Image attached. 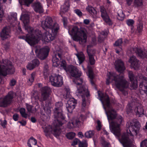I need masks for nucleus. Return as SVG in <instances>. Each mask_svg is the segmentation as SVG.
Returning <instances> with one entry per match:
<instances>
[{
	"instance_id": "nucleus-25",
	"label": "nucleus",
	"mask_w": 147,
	"mask_h": 147,
	"mask_svg": "<svg viewBox=\"0 0 147 147\" xmlns=\"http://www.w3.org/2000/svg\"><path fill=\"white\" fill-rule=\"evenodd\" d=\"M143 0H134L133 6L137 8H141L143 7Z\"/></svg>"
},
{
	"instance_id": "nucleus-61",
	"label": "nucleus",
	"mask_w": 147,
	"mask_h": 147,
	"mask_svg": "<svg viewBox=\"0 0 147 147\" xmlns=\"http://www.w3.org/2000/svg\"><path fill=\"white\" fill-rule=\"evenodd\" d=\"M18 122L20 123L22 125H25L26 124V122L25 121H20Z\"/></svg>"
},
{
	"instance_id": "nucleus-45",
	"label": "nucleus",
	"mask_w": 147,
	"mask_h": 147,
	"mask_svg": "<svg viewBox=\"0 0 147 147\" xmlns=\"http://www.w3.org/2000/svg\"><path fill=\"white\" fill-rule=\"evenodd\" d=\"M35 67L33 64L31 62L28 63L27 66V69L29 70H32L34 69Z\"/></svg>"
},
{
	"instance_id": "nucleus-31",
	"label": "nucleus",
	"mask_w": 147,
	"mask_h": 147,
	"mask_svg": "<svg viewBox=\"0 0 147 147\" xmlns=\"http://www.w3.org/2000/svg\"><path fill=\"white\" fill-rule=\"evenodd\" d=\"M88 72H87V74L88 77L90 78L91 80L90 82L92 84H93V83L91 80L94 78V74L92 72V71L91 68H90L88 66Z\"/></svg>"
},
{
	"instance_id": "nucleus-42",
	"label": "nucleus",
	"mask_w": 147,
	"mask_h": 147,
	"mask_svg": "<svg viewBox=\"0 0 147 147\" xmlns=\"http://www.w3.org/2000/svg\"><path fill=\"white\" fill-rule=\"evenodd\" d=\"M26 106L27 110L28 112L33 113L36 111V109L34 111L32 110V107L31 105L26 104Z\"/></svg>"
},
{
	"instance_id": "nucleus-35",
	"label": "nucleus",
	"mask_w": 147,
	"mask_h": 147,
	"mask_svg": "<svg viewBox=\"0 0 147 147\" xmlns=\"http://www.w3.org/2000/svg\"><path fill=\"white\" fill-rule=\"evenodd\" d=\"M107 34V32H102L98 37V41L99 42H101L103 40L104 38L105 37Z\"/></svg>"
},
{
	"instance_id": "nucleus-43",
	"label": "nucleus",
	"mask_w": 147,
	"mask_h": 147,
	"mask_svg": "<svg viewBox=\"0 0 147 147\" xmlns=\"http://www.w3.org/2000/svg\"><path fill=\"white\" fill-rule=\"evenodd\" d=\"M31 62L35 67L38 66L40 64L38 60L36 59L33 60Z\"/></svg>"
},
{
	"instance_id": "nucleus-46",
	"label": "nucleus",
	"mask_w": 147,
	"mask_h": 147,
	"mask_svg": "<svg viewBox=\"0 0 147 147\" xmlns=\"http://www.w3.org/2000/svg\"><path fill=\"white\" fill-rule=\"evenodd\" d=\"M97 125L96 126V129L98 130H100L102 126L101 122L99 120H98L96 121Z\"/></svg>"
},
{
	"instance_id": "nucleus-44",
	"label": "nucleus",
	"mask_w": 147,
	"mask_h": 147,
	"mask_svg": "<svg viewBox=\"0 0 147 147\" xmlns=\"http://www.w3.org/2000/svg\"><path fill=\"white\" fill-rule=\"evenodd\" d=\"M4 16L3 10L1 7H0V22L2 20V18Z\"/></svg>"
},
{
	"instance_id": "nucleus-29",
	"label": "nucleus",
	"mask_w": 147,
	"mask_h": 147,
	"mask_svg": "<svg viewBox=\"0 0 147 147\" xmlns=\"http://www.w3.org/2000/svg\"><path fill=\"white\" fill-rule=\"evenodd\" d=\"M17 16L16 13H10L8 15L7 20L9 21H15L17 19Z\"/></svg>"
},
{
	"instance_id": "nucleus-14",
	"label": "nucleus",
	"mask_w": 147,
	"mask_h": 147,
	"mask_svg": "<svg viewBox=\"0 0 147 147\" xmlns=\"http://www.w3.org/2000/svg\"><path fill=\"white\" fill-rule=\"evenodd\" d=\"M76 104V101L73 98H70L66 104V107L68 112L69 113L72 112L75 108Z\"/></svg>"
},
{
	"instance_id": "nucleus-30",
	"label": "nucleus",
	"mask_w": 147,
	"mask_h": 147,
	"mask_svg": "<svg viewBox=\"0 0 147 147\" xmlns=\"http://www.w3.org/2000/svg\"><path fill=\"white\" fill-rule=\"evenodd\" d=\"M35 76V73L33 72L29 75L28 78L27 83L29 85H31L34 81V78Z\"/></svg>"
},
{
	"instance_id": "nucleus-15",
	"label": "nucleus",
	"mask_w": 147,
	"mask_h": 147,
	"mask_svg": "<svg viewBox=\"0 0 147 147\" xmlns=\"http://www.w3.org/2000/svg\"><path fill=\"white\" fill-rule=\"evenodd\" d=\"M129 62L131 64V67L135 69H138L139 68L140 66L139 61L137 59L135 56H132L130 57Z\"/></svg>"
},
{
	"instance_id": "nucleus-34",
	"label": "nucleus",
	"mask_w": 147,
	"mask_h": 147,
	"mask_svg": "<svg viewBox=\"0 0 147 147\" xmlns=\"http://www.w3.org/2000/svg\"><path fill=\"white\" fill-rule=\"evenodd\" d=\"M100 143L103 147H109L110 144L105 140L104 138H102L100 140Z\"/></svg>"
},
{
	"instance_id": "nucleus-13",
	"label": "nucleus",
	"mask_w": 147,
	"mask_h": 147,
	"mask_svg": "<svg viewBox=\"0 0 147 147\" xmlns=\"http://www.w3.org/2000/svg\"><path fill=\"white\" fill-rule=\"evenodd\" d=\"M92 45H89L87 46V52L89 57L90 63L91 65L94 64L95 60L94 59L93 56L95 53V51L92 48Z\"/></svg>"
},
{
	"instance_id": "nucleus-11",
	"label": "nucleus",
	"mask_w": 147,
	"mask_h": 147,
	"mask_svg": "<svg viewBox=\"0 0 147 147\" xmlns=\"http://www.w3.org/2000/svg\"><path fill=\"white\" fill-rule=\"evenodd\" d=\"M49 49L48 47H46L41 49L40 50L37 49L35 50L36 53L38 57L40 59H45L48 56Z\"/></svg>"
},
{
	"instance_id": "nucleus-62",
	"label": "nucleus",
	"mask_w": 147,
	"mask_h": 147,
	"mask_svg": "<svg viewBox=\"0 0 147 147\" xmlns=\"http://www.w3.org/2000/svg\"><path fill=\"white\" fill-rule=\"evenodd\" d=\"M18 32H19V34H20L22 33L21 28L20 26H18Z\"/></svg>"
},
{
	"instance_id": "nucleus-58",
	"label": "nucleus",
	"mask_w": 147,
	"mask_h": 147,
	"mask_svg": "<svg viewBox=\"0 0 147 147\" xmlns=\"http://www.w3.org/2000/svg\"><path fill=\"white\" fill-rule=\"evenodd\" d=\"M78 137L81 138H82L83 137V135L82 133L81 132H79L78 134Z\"/></svg>"
},
{
	"instance_id": "nucleus-33",
	"label": "nucleus",
	"mask_w": 147,
	"mask_h": 147,
	"mask_svg": "<svg viewBox=\"0 0 147 147\" xmlns=\"http://www.w3.org/2000/svg\"><path fill=\"white\" fill-rule=\"evenodd\" d=\"M33 0H19V2L21 5H25L27 6L30 4Z\"/></svg>"
},
{
	"instance_id": "nucleus-64",
	"label": "nucleus",
	"mask_w": 147,
	"mask_h": 147,
	"mask_svg": "<svg viewBox=\"0 0 147 147\" xmlns=\"http://www.w3.org/2000/svg\"><path fill=\"white\" fill-rule=\"evenodd\" d=\"M122 51V49L121 48H119V50L116 49V52L119 53L120 51Z\"/></svg>"
},
{
	"instance_id": "nucleus-9",
	"label": "nucleus",
	"mask_w": 147,
	"mask_h": 147,
	"mask_svg": "<svg viewBox=\"0 0 147 147\" xmlns=\"http://www.w3.org/2000/svg\"><path fill=\"white\" fill-rule=\"evenodd\" d=\"M49 80L51 84L55 86H61L63 83V77L59 75L52 74L49 77Z\"/></svg>"
},
{
	"instance_id": "nucleus-50",
	"label": "nucleus",
	"mask_w": 147,
	"mask_h": 147,
	"mask_svg": "<svg viewBox=\"0 0 147 147\" xmlns=\"http://www.w3.org/2000/svg\"><path fill=\"white\" fill-rule=\"evenodd\" d=\"M74 12L79 16H82V13L81 11L79 9H76L74 10Z\"/></svg>"
},
{
	"instance_id": "nucleus-55",
	"label": "nucleus",
	"mask_w": 147,
	"mask_h": 147,
	"mask_svg": "<svg viewBox=\"0 0 147 147\" xmlns=\"http://www.w3.org/2000/svg\"><path fill=\"white\" fill-rule=\"evenodd\" d=\"M90 20L89 19H85L84 20V24L87 25L89 23Z\"/></svg>"
},
{
	"instance_id": "nucleus-63",
	"label": "nucleus",
	"mask_w": 147,
	"mask_h": 147,
	"mask_svg": "<svg viewBox=\"0 0 147 147\" xmlns=\"http://www.w3.org/2000/svg\"><path fill=\"white\" fill-rule=\"evenodd\" d=\"M31 121L33 123H35L36 121V119H35V118L33 117L31 118Z\"/></svg>"
},
{
	"instance_id": "nucleus-40",
	"label": "nucleus",
	"mask_w": 147,
	"mask_h": 147,
	"mask_svg": "<svg viewBox=\"0 0 147 147\" xmlns=\"http://www.w3.org/2000/svg\"><path fill=\"white\" fill-rule=\"evenodd\" d=\"M126 22L129 26L133 27L134 21L132 19H128L126 21Z\"/></svg>"
},
{
	"instance_id": "nucleus-37",
	"label": "nucleus",
	"mask_w": 147,
	"mask_h": 147,
	"mask_svg": "<svg viewBox=\"0 0 147 147\" xmlns=\"http://www.w3.org/2000/svg\"><path fill=\"white\" fill-rule=\"evenodd\" d=\"M66 137L69 139H72L75 136V134L73 132H70L67 134Z\"/></svg>"
},
{
	"instance_id": "nucleus-20",
	"label": "nucleus",
	"mask_w": 147,
	"mask_h": 147,
	"mask_svg": "<svg viewBox=\"0 0 147 147\" xmlns=\"http://www.w3.org/2000/svg\"><path fill=\"white\" fill-rule=\"evenodd\" d=\"M47 110H46V108H44V111L46 113L47 115L43 114L42 113L40 115V118L43 121L49 119L50 117V114L51 113V108L48 106H46Z\"/></svg>"
},
{
	"instance_id": "nucleus-5",
	"label": "nucleus",
	"mask_w": 147,
	"mask_h": 147,
	"mask_svg": "<svg viewBox=\"0 0 147 147\" xmlns=\"http://www.w3.org/2000/svg\"><path fill=\"white\" fill-rule=\"evenodd\" d=\"M128 76L131 82V89H135L138 86V82H140V92L142 94L146 93L147 91V78L144 77L141 74H138L136 78L134 76L133 73L131 71L129 72Z\"/></svg>"
},
{
	"instance_id": "nucleus-22",
	"label": "nucleus",
	"mask_w": 147,
	"mask_h": 147,
	"mask_svg": "<svg viewBox=\"0 0 147 147\" xmlns=\"http://www.w3.org/2000/svg\"><path fill=\"white\" fill-rule=\"evenodd\" d=\"M33 7L34 10L36 12L40 13L43 11L42 7L39 2H36L33 5Z\"/></svg>"
},
{
	"instance_id": "nucleus-17",
	"label": "nucleus",
	"mask_w": 147,
	"mask_h": 147,
	"mask_svg": "<svg viewBox=\"0 0 147 147\" xmlns=\"http://www.w3.org/2000/svg\"><path fill=\"white\" fill-rule=\"evenodd\" d=\"M101 16L104 21L109 25L111 24V22L107 15V12L103 7L101 8Z\"/></svg>"
},
{
	"instance_id": "nucleus-18",
	"label": "nucleus",
	"mask_w": 147,
	"mask_h": 147,
	"mask_svg": "<svg viewBox=\"0 0 147 147\" xmlns=\"http://www.w3.org/2000/svg\"><path fill=\"white\" fill-rule=\"evenodd\" d=\"M1 37L4 40L10 37V29L9 27H5L3 28L0 33Z\"/></svg>"
},
{
	"instance_id": "nucleus-27",
	"label": "nucleus",
	"mask_w": 147,
	"mask_h": 147,
	"mask_svg": "<svg viewBox=\"0 0 147 147\" xmlns=\"http://www.w3.org/2000/svg\"><path fill=\"white\" fill-rule=\"evenodd\" d=\"M86 10L94 17H96L97 13L96 10L91 6H88L86 8Z\"/></svg>"
},
{
	"instance_id": "nucleus-48",
	"label": "nucleus",
	"mask_w": 147,
	"mask_h": 147,
	"mask_svg": "<svg viewBox=\"0 0 147 147\" xmlns=\"http://www.w3.org/2000/svg\"><path fill=\"white\" fill-rule=\"evenodd\" d=\"M80 141L79 139L77 138H76L74 139V141L72 142L71 145L73 146H75L78 144Z\"/></svg>"
},
{
	"instance_id": "nucleus-59",
	"label": "nucleus",
	"mask_w": 147,
	"mask_h": 147,
	"mask_svg": "<svg viewBox=\"0 0 147 147\" xmlns=\"http://www.w3.org/2000/svg\"><path fill=\"white\" fill-rule=\"evenodd\" d=\"M102 133L103 134H105L106 135H107L108 134V132L105 129H102Z\"/></svg>"
},
{
	"instance_id": "nucleus-7",
	"label": "nucleus",
	"mask_w": 147,
	"mask_h": 147,
	"mask_svg": "<svg viewBox=\"0 0 147 147\" xmlns=\"http://www.w3.org/2000/svg\"><path fill=\"white\" fill-rule=\"evenodd\" d=\"M68 32L73 39L78 41L81 44H83L86 41L87 36L83 31L80 30L76 27H74L71 30L68 29Z\"/></svg>"
},
{
	"instance_id": "nucleus-6",
	"label": "nucleus",
	"mask_w": 147,
	"mask_h": 147,
	"mask_svg": "<svg viewBox=\"0 0 147 147\" xmlns=\"http://www.w3.org/2000/svg\"><path fill=\"white\" fill-rule=\"evenodd\" d=\"M106 83L109 84L113 81V85L121 91H123L124 89L127 88L128 83L123 78L122 75L120 76L117 75L115 73L108 72L107 73Z\"/></svg>"
},
{
	"instance_id": "nucleus-52",
	"label": "nucleus",
	"mask_w": 147,
	"mask_h": 147,
	"mask_svg": "<svg viewBox=\"0 0 147 147\" xmlns=\"http://www.w3.org/2000/svg\"><path fill=\"white\" fill-rule=\"evenodd\" d=\"M18 118L19 115L18 114L15 113L13 115V118L15 121H17L18 119Z\"/></svg>"
},
{
	"instance_id": "nucleus-32",
	"label": "nucleus",
	"mask_w": 147,
	"mask_h": 147,
	"mask_svg": "<svg viewBox=\"0 0 147 147\" xmlns=\"http://www.w3.org/2000/svg\"><path fill=\"white\" fill-rule=\"evenodd\" d=\"M37 143V141L33 137H30L28 140V146L30 147H32L31 144L35 145Z\"/></svg>"
},
{
	"instance_id": "nucleus-21",
	"label": "nucleus",
	"mask_w": 147,
	"mask_h": 147,
	"mask_svg": "<svg viewBox=\"0 0 147 147\" xmlns=\"http://www.w3.org/2000/svg\"><path fill=\"white\" fill-rule=\"evenodd\" d=\"M135 111L136 115L138 117H141L144 114V109L141 104L137 106L135 109Z\"/></svg>"
},
{
	"instance_id": "nucleus-12",
	"label": "nucleus",
	"mask_w": 147,
	"mask_h": 147,
	"mask_svg": "<svg viewBox=\"0 0 147 147\" xmlns=\"http://www.w3.org/2000/svg\"><path fill=\"white\" fill-rule=\"evenodd\" d=\"M87 115L85 116L84 115L80 116L79 119L78 120L75 118L73 119L71 122H69L67 124V127L69 128H72L78 125L80 123L81 121H83L86 118Z\"/></svg>"
},
{
	"instance_id": "nucleus-23",
	"label": "nucleus",
	"mask_w": 147,
	"mask_h": 147,
	"mask_svg": "<svg viewBox=\"0 0 147 147\" xmlns=\"http://www.w3.org/2000/svg\"><path fill=\"white\" fill-rule=\"evenodd\" d=\"M134 49L138 55L141 58H144L147 57V53L143 51L140 48H136Z\"/></svg>"
},
{
	"instance_id": "nucleus-24",
	"label": "nucleus",
	"mask_w": 147,
	"mask_h": 147,
	"mask_svg": "<svg viewBox=\"0 0 147 147\" xmlns=\"http://www.w3.org/2000/svg\"><path fill=\"white\" fill-rule=\"evenodd\" d=\"M62 94L63 97L65 98L70 97L71 94L69 89L68 88H64L62 91Z\"/></svg>"
},
{
	"instance_id": "nucleus-54",
	"label": "nucleus",
	"mask_w": 147,
	"mask_h": 147,
	"mask_svg": "<svg viewBox=\"0 0 147 147\" xmlns=\"http://www.w3.org/2000/svg\"><path fill=\"white\" fill-rule=\"evenodd\" d=\"M132 108L131 107L130 105L129 104H128L127 107V113L130 112L131 111Z\"/></svg>"
},
{
	"instance_id": "nucleus-3",
	"label": "nucleus",
	"mask_w": 147,
	"mask_h": 147,
	"mask_svg": "<svg viewBox=\"0 0 147 147\" xmlns=\"http://www.w3.org/2000/svg\"><path fill=\"white\" fill-rule=\"evenodd\" d=\"M52 62L53 66L57 67L60 65L61 69H64L67 74H70L72 76L75 78L73 82L76 85L77 90L76 92V94L79 97H81L82 98L81 111L82 113L87 112L89 93L87 87L84 84L82 79L79 78L82 74L81 71L72 65H69L67 67L66 62L64 60H61L60 64L56 54L53 57Z\"/></svg>"
},
{
	"instance_id": "nucleus-56",
	"label": "nucleus",
	"mask_w": 147,
	"mask_h": 147,
	"mask_svg": "<svg viewBox=\"0 0 147 147\" xmlns=\"http://www.w3.org/2000/svg\"><path fill=\"white\" fill-rule=\"evenodd\" d=\"M127 4L129 5H130L133 2V0H126Z\"/></svg>"
},
{
	"instance_id": "nucleus-1",
	"label": "nucleus",
	"mask_w": 147,
	"mask_h": 147,
	"mask_svg": "<svg viewBox=\"0 0 147 147\" xmlns=\"http://www.w3.org/2000/svg\"><path fill=\"white\" fill-rule=\"evenodd\" d=\"M98 93L107 115L111 131L123 147H130L133 145L134 136L139 132L140 126L139 123L135 120H130L126 124L128 127L126 132L121 134L120 126L123 122L122 117L116 114L115 111L111 106L107 95L100 91H98Z\"/></svg>"
},
{
	"instance_id": "nucleus-53",
	"label": "nucleus",
	"mask_w": 147,
	"mask_h": 147,
	"mask_svg": "<svg viewBox=\"0 0 147 147\" xmlns=\"http://www.w3.org/2000/svg\"><path fill=\"white\" fill-rule=\"evenodd\" d=\"M7 121L5 120H4L3 121H1V124L2 126L4 128L5 127V125L7 124Z\"/></svg>"
},
{
	"instance_id": "nucleus-19",
	"label": "nucleus",
	"mask_w": 147,
	"mask_h": 147,
	"mask_svg": "<svg viewBox=\"0 0 147 147\" xmlns=\"http://www.w3.org/2000/svg\"><path fill=\"white\" fill-rule=\"evenodd\" d=\"M51 92L50 88L45 87L42 88L41 90L42 97L43 100H45L49 97Z\"/></svg>"
},
{
	"instance_id": "nucleus-36",
	"label": "nucleus",
	"mask_w": 147,
	"mask_h": 147,
	"mask_svg": "<svg viewBox=\"0 0 147 147\" xmlns=\"http://www.w3.org/2000/svg\"><path fill=\"white\" fill-rule=\"evenodd\" d=\"M20 112L22 117L26 118L27 117V114L25 112V110L24 108H21L20 110Z\"/></svg>"
},
{
	"instance_id": "nucleus-60",
	"label": "nucleus",
	"mask_w": 147,
	"mask_h": 147,
	"mask_svg": "<svg viewBox=\"0 0 147 147\" xmlns=\"http://www.w3.org/2000/svg\"><path fill=\"white\" fill-rule=\"evenodd\" d=\"M63 22L64 23V25L65 26V25L67 24V19L65 18H63Z\"/></svg>"
},
{
	"instance_id": "nucleus-26",
	"label": "nucleus",
	"mask_w": 147,
	"mask_h": 147,
	"mask_svg": "<svg viewBox=\"0 0 147 147\" xmlns=\"http://www.w3.org/2000/svg\"><path fill=\"white\" fill-rule=\"evenodd\" d=\"M69 3L68 1L65 2L64 4L61 6V12H64L67 11L69 8Z\"/></svg>"
},
{
	"instance_id": "nucleus-28",
	"label": "nucleus",
	"mask_w": 147,
	"mask_h": 147,
	"mask_svg": "<svg viewBox=\"0 0 147 147\" xmlns=\"http://www.w3.org/2000/svg\"><path fill=\"white\" fill-rule=\"evenodd\" d=\"M77 56L80 64L82 63L85 60V58L83 53L82 52L76 54Z\"/></svg>"
},
{
	"instance_id": "nucleus-41",
	"label": "nucleus",
	"mask_w": 147,
	"mask_h": 147,
	"mask_svg": "<svg viewBox=\"0 0 147 147\" xmlns=\"http://www.w3.org/2000/svg\"><path fill=\"white\" fill-rule=\"evenodd\" d=\"M143 25L141 23H140L137 25V31L138 32H140L142 31Z\"/></svg>"
},
{
	"instance_id": "nucleus-47",
	"label": "nucleus",
	"mask_w": 147,
	"mask_h": 147,
	"mask_svg": "<svg viewBox=\"0 0 147 147\" xmlns=\"http://www.w3.org/2000/svg\"><path fill=\"white\" fill-rule=\"evenodd\" d=\"M141 147H147V139L143 140L140 144Z\"/></svg>"
},
{
	"instance_id": "nucleus-8",
	"label": "nucleus",
	"mask_w": 147,
	"mask_h": 147,
	"mask_svg": "<svg viewBox=\"0 0 147 147\" xmlns=\"http://www.w3.org/2000/svg\"><path fill=\"white\" fill-rule=\"evenodd\" d=\"M3 65H0V75L6 76L8 73L12 74L14 72L12 63L8 60L3 61Z\"/></svg>"
},
{
	"instance_id": "nucleus-2",
	"label": "nucleus",
	"mask_w": 147,
	"mask_h": 147,
	"mask_svg": "<svg viewBox=\"0 0 147 147\" xmlns=\"http://www.w3.org/2000/svg\"><path fill=\"white\" fill-rule=\"evenodd\" d=\"M20 20L23 22L25 29L28 33L26 36H20L19 38L25 40L30 45L37 43L40 40L45 42H49L53 40L55 38L59 29L58 25L54 23L51 17H47L45 20L42 22L41 26L44 29H48L49 30H43L42 35L38 30H34L28 26L29 18L27 12H22Z\"/></svg>"
},
{
	"instance_id": "nucleus-4",
	"label": "nucleus",
	"mask_w": 147,
	"mask_h": 147,
	"mask_svg": "<svg viewBox=\"0 0 147 147\" xmlns=\"http://www.w3.org/2000/svg\"><path fill=\"white\" fill-rule=\"evenodd\" d=\"M62 106V104L61 102H57L55 104V109L54 112L55 120L53 122V126L51 127L49 125L43 127L46 136L52 133L57 138L60 134L61 131L59 128L65 122V117L61 110Z\"/></svg>"
},
{
	"instance_id": "nucleus-57",
	"label": "nucleus",
	"mask_w": 147,
	"mask_h": 147,
	"mask_svg": "<svg viewBox=\"0 0 147 147\" xmlns=\"http://www.w3.org/2000/svg\"><path fill=\"white\" fill-rule=\"evenodd\" d=\"M118 18H119V17H120L122 18H121V19H122V18H123V17L124 16V15L123 13L122 12H121V13L120 14L118 13Z\"/></svg>"
},
{
	"instance_id": "nucleus-10",
	"label": "nucleus",
	"mask_w": 147,
	"mask_h": 147,
	"mask_svg": "<svg viewBox=\"0 0 147 147\" xmlns=\"http://www.w3.org/2000/svg\"><path fill=\"white\" fill-rule=\"evenodd\" d=\"M13 92L10 91L5 97L0 98V107H5L10 104L13 98Z\"/></svg>"
},
{
	"instance_id": "nucleus-38",
	"label": "nucleus",
	"mask_w": 147,
	"mask_h": 147,
	"mask_svg": "<svg viewBox=\"0 0 147 147\" xmlns=\"http://www.w3.org/2000/svg\"><path fill=\"white\" fill-rule=\"evenodd\" d=\"M94 131H89L86 132L85 135L86 137L87 138H91L94 134Z\"/></svg>"
},
{
	"instance_id": "nucleus-49",
	"label": "nucleus",
	"mask_w": 147,
	"mask_h": 147,
	"mask_svg": "<svg viewBox=\"0 0 147 147\" xmlns=\"http://www.w3.org/2000/svg\"><path fill=\"white\" fill-rule=\"evenodd\" d=\"M122 42V39H119L115 42V43L114 44V45L116 46H119L121 44Z\"/></svg>"
},
{
	"instance_id": "nucleus-51",
	"label": "nucleus",
	"mask_w": 147,
	"mask_h": 147,
	"mask_svg": "<svg viewBox=\"0 0 147 147\" xmlns=\"http://www.w3.org/2000/svg\"><path fill=\"white\" fill-rule=\"evenodd\" d=\"M16 83V80L14 79H12L11 80L10 82V85L11 86H13L15 85Z\"/></svg>"
},
{
	"instance_id": "nucleus-39",
	"label": "nucleus",
	"mask_w": 147,
	"mask_h": 147,
	"mask_svg": "<svg viewBox=\"0 0 147 147\" xmlns=\"http://www.w3.org/2000/svg\"><path fill=\"white\" fill-rule=\"evenodd\" d=\"M87 143L86 141L82 142L80 141L78 144V147H87Z\"/></svg>"
},
{
	"instance_id": "nucleus-16",
	"label": "nucleus",
	"mask_w": 147,
	"mask_h": 147,
	"mask_svg": "<svg viewBox=\"0 0 147 147\" xmlns=\"http://www.w3.org/2000/svg\"><path fill=\"white\" fill-rule=\"evenodd\" d=\"M115 65L116 69L119 72H122L125 69L124 63L121 60H117Z\"/></svg>"
}]
</instances>
